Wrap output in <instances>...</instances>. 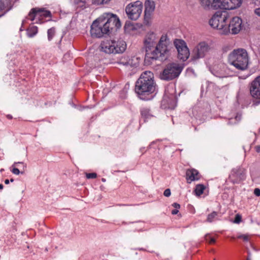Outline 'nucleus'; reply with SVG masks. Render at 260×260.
<instances>
[{
	"label": "nucleus",
	"instance_id": "nucleus-12",
	"mask_svg": "<svg viewBox=\"0 0 260 260\" xmlns=\"http://www.w3.org/2000/svg\"><path fill=\"white\" fill-rule=\"evenodd\" d=\"M210 50V46L205 42H200L193 51L192 59L193 60L204 57Z\"/></svg>",
	"mask_w": 260,
	"mask_h": 260
},
{
	"label": "nucleus",
	"instance_id": "nucleus-31",
	"mask_svg": "<svg viewBox=\"0 0 260 260\" xmlns=\"http://www.w3.org/2000/svg\"><path fill=\"white\" fill-rule=\"evenodd\" d=\"M205 239L210 244L214 243L215 242V240L213 238L210 237L208 234L205 235Z\"/></svg>",
	"mask_w": 260,
	"mask_h": 260
},
{
	"label": "nucleus",
	"instance_id": "nucleus-44",
	"mask_svg": "<svg viewBox=\"0 0 260 260\" xmlns=\"http://www.w3.org/2000/svg\"><path fill=\"white\" fill-rule=\"evenodd\" d=\"M79 2H81V3H84L85 2V1H83V0H76V1H75V3H76V4H79Z\"/></svg>",
	"mask_w": 260,
	"mask_h": 260
},
{
	"label": "nucleus",
	"instance_id": "nucleus-49",
	"mask_svg": "<svg viewBox=\"0 0 260 260\" xmlns=\"http://www.w3.org/2000/svg\"><path fill=\"white\" fill-rule=\"evenodd\" d=\"M14 180L12 178L10 180V182H14Z\"/></svg>",
	"mask_w": 260,
	"mask_h": 260
},
{
	"label": "nucleus",
	"instance_id": "nucleus-9",
	"mask_svg": "<svg viewBox=\"0 0 260 260\" xmlns=\"http://www.w3.org/2000/svg\"><path fill=\"white\" fill-rule=\"evenodd\" d=\"M108 32L105 29L104 21L101 18L94 20L90 27V34L92 37L101 38Z\"/></svg>",
	"mask_w": 260,
	"mask_h": 260
},
{
	"label": "nucleus",
	"instance_id": "nucleus-28",
	"mask_svg": "<svg viewBox=\"0 0 260 260\" xmlns=\"http://www.w3.org/2000/svg\"><path fill=\"white\" fill-rule=\"evenodd\" d=\"M56 34V29L54 27H52L47 31V38L49 41H51Z\"/></svg>",
	"mask_w": 260,
	"mask_h": 260
},
{
	"label": "nucleus",
	"instance_id": "nucleus-26",
	"mask_svg": "<svg viewBox=\"0 0 260 260\" xmlns=\"http://www.w3.org/2000/svg\"><path fill=\"white\" fill-rule=\"evenodd\" d=\"M214 0H201V3L205 9L212 8V3Z\"/></svg>",
	"mask_w": 260,
	"mask_h": 260
},
{
	"label": "nucleus",
	"instance_id": "nucleus-4",
	"mask_svg": "<svg viewBox=\"0 0 260 260\" xmlns=\"http://www.w3.org/2000/svg\"><path fill=\"white\" fill-rule=\"evenodd\" d=\"M101 50L107 54L122 53L126 49V44L122 40L104 41L101 44Z\"/></svg>",
	"mask_w": 260,
	"mask_h": 260
},
{
	"label": "nucleus",
	"instance_id": "nucleus-22",
	"mask_svg": "<svg viewBox=\"0 0 260 260\" xmlns=\"http://www.w3.org/2000/svg\"><path fill=\"white\" fill-rule=\"evenodd\" d=\"M223 0H214L212 3V8L214 9H221L226 10L224 4L222 2Z\"/></svg>",
	"mask_w": 260,
	"mask_h": 260
},
{
	"label": "nucleus",
	"instance_id": "nucleus-3",
	"mask_svg": "<svg viewBox=\"0 0 260 260\" xmlns=\"http://www.w3.org/2000/svg\"><path fill=\"white\" fill-rule=\"evenodd\" d=\"M229 63L239 70L244 71L248 67V56L246 50L234 49L228 56Z\"/></svg>",
	"mask_w": 260,
	"mask_h": 260
},
{
	"label": "nucleus",
	"instance_id": "nucleus-10",
	"mask_svg": "<svg viewBox=\"0 0 260 260\" xmlns=\"http://www.w3.org/2000/svg\"><path fill=\"white\" fill-rule=\"evenodd\" d=\"M174 45L178 51V58L183 61L187 60L190 53L186 43L182 40L175 39Z\"/></svg>",
	"mask_w": 260,
	"mask_h": 260
},
{
	"label": "nucleus",
	"instance_id": "nucleus-43",
	"mask_svg": "<svg viewBox=\"0 0 260 260\" xmlns=\"http://www.w3.org/2000/svg\"><path fill=\"white\" fill-rule=\"evenodd\" d=\"M255 150L257 152H260V146H256L255 147Z\"/></svg>",
	"mask_w": 260,
	"mask_h": 260
},
{
	"label": "nucleus",
	"instance_id": "nucleus-7",
	"mask_svg": "<svg viewBox=\"0 0 260 260\" xmlns=\"http://www.w3.org/2000/svg\"><path fill=\"white\" fill-rule=\"evenodd\" d=\"M143 9V3L140 1L131 3L125 8L128 18L132 20H137L140 16Z\"/></svg>",
	"mask_w": 260,
	"mask_h": 260
},
{
	"label": "nucleus",
	"instance_id": "nucleus-13",
	"mask_svg": "<svg viewBox=\"0 0 260 260\" xmlns=\"http://www.w3.org/2000/svg\"><path fill=\"white\" fill-rule=\"evenodd\" d=\"M250 92L252 97L258 99L254 104L256 106L258 105L260 103V76L256 77L251 82Z\"/></svg>",
	"mask_w": 260,
	"mask_h": 260
},
{
	"label": "nucleus",
	"instance_id": "nucleus-35",
	"mask_svg": "<svg viewBox=\"0 0 260 260\" xmlns=\"http://www.w3.org/2000/svg\"><path fill=\"white\" fill-rule=\"evenodd\" d=\"M12 172L15 175H19L20 173V172L19 170V169L16 168H13V170H12ZM21 173L23 174V172H21Z\"/></svg>",
	"mask_w": 260,
	"mask_h": 260
},
{
	"label": "nucleus",
	"instance_id": "nucleus-45",
	"mask_svg": "<svg viewBox=\"0 0 260 260\" xmlns=\"http://www.w3.org/2000/svg\"><path fill=\"white\" fill-rule=\"evenodd\" d=\"M9 183H10V180H8V179H6V180H5V183L6 184H9Z\"/></svg>",
	"mask_w": 260,
	"mask_h": 260
},
{
	"label": "nucleus",
	"instance_id": "nucleus-40",
	"mask_svg": "<svg viewBox=\"0 0 260 260\" xmlns=\"http://www.w3.org/2000/svg\"><path fill=\"white\" fill-rule=\"evenodd\" d=\"M18 164H22L23 166V168H25L26 167V165L25 164H24V163L22 162H19V161L14 162V164H13V166H15V165H18Z\"/></svg>",
	"mask_w": 260,
	"mask_h": 260
},
{
	"label": "nucleus",
	"instance_id": "nucleus-23",
	"mask_svg": "<svg viewBox=\"0 0 260 260\" xmlns=\"http://www.w3.org/2000/svg\"><path fill=\"white\" fill-rule=\"evenodd\" d=\"M38 31V27L36 26H30L27 30V35L29 38H32L34 37Z\"/></svg>",
	"mask_w": 260,
	"mask_h": 260
},
{
	"label": "nucleus",
	"instance_id": "nucleus-39",
	"mask_svg": "<svg viewBox=\"0 0 260 260\" xmlns=\"http://www.w3.org/2000/svg\"><path fill=\"white\" fill-rule=\"evenodd\" d=\"M173 207H174L176 209H179L180 208V206L179 204L177 203H174L172 204Z\"/></svg>",
	"mask_w": 260,
	"mask_h": 260
},
{
	"label": "nucleus",
	"instance_id": "nucleus-1",
	"mask_svg": "<svg viewBox=\"0 0 260 260\" xmlns=\"http://www.w3.org/2000/svg\"><path fill=\"white\" fill-rule=\"evenodd\" d=\"M156 40V35L153 32H149L146 35L144 40L146 61H164L170 56L172 46L167 36L162 35L157 43Z\"/></svg>",
	"mask_w": 260,
	"mask_h": 260
},
{
	"label": "nucleus",
	"instance_id": "nucleus-29",
	"mask_svg": "<svg viewBox=\"0 0 260 260\" xmlns=\"http://www.w3.org/2000/svg\"><path fill=\"white\" fill-rule=\"evenodd\" d=\"M217 215V212L215 211L212 212L211 214L208 215L207 221L209 222H212L214 221Z\"/></svg>",
	"mask_w": 260,
	"mask_h": 260
},
{
	"label": "nucleus",
	"instance_id": "nucleus-11",
	"mask_svg": "<svg viewBox=\"0 0 260 260\" xmlns=\"http://www.w3.org/2000/svg\"><path fill=\"white\" fill-rule=\"evenodd\" d=\"M242 19L239 17H235L230 21V23L226 25L224 30L222 31V34L227 35L229 33L237 34L242 28Z\"/></svg>",
	"mask_w": 260,
	"mask_h": 260
},
{
	"label": "nucleus",
	"instance_id": "nucleus-46",
	"mask_svg": "<svg viewBox=\"0 0 260 260\" xmlns=\"http://www.w3.org/2000/svg\"><path fill=\"white\" fill-rule=\"evenodd\" d=\"M7 118H9V119H12V116L11 115H8L7 116Z\"/></svg>",
	"mask_w": 260,
	"mask_h": 260
},
{
	"label": "nucleus",
	"instance_id": "nucleus-48",
	"mask_svg": "<svg viewBox=\"0 0 260 260\" xmlns=\"http://www.w3.org/2000/svg\"><path fill=\"white\" fill-rule=\"evenodd\" d=\"M4 188V186L2 184H0V189H2Z\"/></svg>",
	"mask_w": 260,
	"mask_h": 260
},
{
	"label": "nucleus",
	"instance_id": "nucleus-25",
	"mask_svg": "<svg viewBox=\"0 0 260 260\" xmlns=\"http://www.w3.org/2000/svg\"><path fill=\"white\" fill-rule=\"evenodd\" d=\"M39 13V17L44 16L45 17H51V13L50 11L45 10L44 8H38Z\"/></svg>",
	"mask_w": 260,
	"mask_h": 260
},
{
	"label": "nucleus",
	"instance_id": "nucleus-50",
	"mask_svg": "<svg viewBox=\"0 0 260 260\" xmlns=\"http://www.w3.org/2000/svg\"><path fill=\"white\" fill-rule=\"evenodd\" d=\"M102 181L103 182H105V181H106V179H105V178H102Z\"/></svg>",
	"mask_w": 260,
	"mask_h": 260
},
{
	"label": "nucleus",
	"instance_id": "nucleus-32",
	"mask_svg": "<svg viewBox=\"0 0 260 260\" xmlns=\"http://www.w3.org/2000/svg\"><path fill=\"white\" fill-rule=\"evenodd\" d=\"M241 220H242L241 216L240 214H237L235 216V219L234 220V223H239L241 221Z\"/></svg>",
	"mask_w": 260,
	"mask_h": 260
},
{
	"label": "nucleus",
	"instance_id": "nucleus-42",
	"mask_svg": "<svg viewBox=\"0 0 260 260\" xmlns=\"http://www.w3.org/2000/svg\"><path fill=\"white\" fill-rule=\"evenodd\" d=\"M179 212V211L178 209H174L171 212V213L173 214V215H176Z\"/></svg>",
	"mask_w": 260,
	"mask_h": 260
},
{
	"label": "nucleus",
	"instance_id": "nucleus-24",
	"mask_svg": "<svg viewBox=\"0 0 260 260\" xmlns=\"http://www.w3.org/2000/svg\"><path fill=\"white\" fill-rule=\"evenodd\" d=\"M39 15L38 8H32L29 12L27 18L30 19L31 21H34L36 17H39Z\"/></svg>",
	"mask_w": 260,
	"mask_h": 260
},
{
	"label": "nucleus",
	"instance_id": "nucleus-15",
	"mask_svg": "<svg viewBox=\"0 0 260 260\" xmlns=\"http://www.w3.org/2000/svg\"><path fill=\"white\" fill-rule=\"evenodd\" d=\"M12 8L11 0H0V17L5 15Z\"/></svg>",
	"mask_w": 260,
	"mask_h": 260
},
{
	"label": "nucleus",
	"instance_id": "nucleus-33",
	"mask_svg": "<svg viewBox=\"0 0 260 260\" xmlns=\"http://www.w3.org/2000/svg\"><path fill=\"white\" fill-rule=\"evenodd\" d=\"M86 177L87 179H94L97 177V174L95 173H86Z\"/></svg>",
	"mask_w": 260,
	"mask_h": 260
},
{
	"label": "nucleus",
	"instance_id": "nucleus-30",
	"mask_svg": "<svg viewBox=\"0 0 260 260\" xmlns=\"http://www.w3.org/2000/svg\"><path fill=\"white\" fill-rule=\"evenodd\" d=\"M111 0H92V3L95 5H104L108 4Z\"/></svg>",
	"mask_w": 260,
	"mask_h": 260
},
{
	"label": "nucleus",
	"instance_id": "nucleus-51",
	"mask_svg": "<svg viewBox=\"0 0 260 260\" xmlns=\"http://www.w3.org/2000/svg\"><path fill=\"white\" fill-rule=\"evenodd\" d=\"M246 260H251V258L248 256L247 257Z\"/></svg>",
	"mask_w": 260,
	"mask_h": 260
},
{
	"label": "nucleus",
	"instance_id": "nucleus-14",
	"mask_svg": "<svg viewBox=\"0 0 260 260\" xmlns=\"http://www.w3.org/2000/svg\"><path fill=\"white\" fill-rule=\"evenodd\" d=\"M245 178V172L243 169L236 168L232 170L229 176V179L233 183H238L244 180Z\"/></svg>",
	"mask_w": 260,
	"mask_h": 260
},
{
	"label": "nucleus",
	"instance_id": "nucleus-5",
	"mask_svg": "<svg viewBox=\"0 0 260 260\" xmlns=\"http://www.w3.org/2000/svg\"><path fill=\"white\" fill-rule=\"evenodd\" d=\"M229 15L226 11L216 12L211 17L209 21L210 25L219 30V33L222 34V31L224 30L227 25V20Z\"/></svg>",
	"mask_w": 260,
	"mask_h": 260
},
{
	"label": "nucleus",
	"instance_id": "nucleus-21",
	"mask_svg": "<svg viewBox=\"0 0 260 260\" xmlns=\"http://www.w3.org/2000/svg\"><path fill=\"white\" fill-rule=\"evenodd\" d=\"M141 116L144 119V121L150 118L153 115L150 112V109L148 108H143L141 110Z\"/></svg>",
	"mask_w": 260,
	"mask_h": 260
},
{
	"label": "nucleus",
	"instance_id": "nucleus-20",
	"mask_svg": "<svg viewBox=\"0 0 260 260\" xmlns=\"http://www.w3.org/2000/svg\"><path fill=\"white\" fill-rule=\"evenodd\" d=\"M117 62L118 64L125 67L132 66L133 63L132 60L128 56L121 57Z\"/></svg>",
	"mask_w": 260,
	"mask_h": 260
},
{
	"label": "nucleus",
	"instance_id": "nucleus-38",
	"mask_svg": "<svg viewBox=\"0 0 260 260\" xmlns=\"http://www.w3.org/2000/svg\"><path fill=\"white\" fill-rule=\"evenodd\" d=\"M254 193L257 197L260 196V189L258 188H255L254 190Z\"/></svg>",
	"mask_w": 260,
	"mask_h": 260
},
{
	"label": "nucleus",
	"instance_id": "nucleus-19",
	"mask_svg": "<svg viewBox=\"0 0 260 260\" xmlns=\"http://www.w3.org/2000/svg\"><path fill=\"white\" fill-rule=\"evenodd\" d=\"M162 103L164 104L167 103L168 108L169 109H173L176 106V100L174 95H172L170 96H165L164 97Z\"/></svg>",
	"mask_w": 260,
	"mask_h": 260
},
{
	"label": "nucleus",
	"instance_id": "nucleus-6",
	"mask_svg": "<svg viewBox=\"0 0 260 260\" xmlns=\"http://www.w3.org/2000/svg\"><path fill=\"white\" fill-rule=\"evenodd\" d=\"M183 70V67L177 63L167 64L160 74L161 80L169 81L178 77Z\"/></svg>",
	"mask_w": 260,
	"mask_h": 260
},
{
	"label": "nucleus",
	"instance_id": "nucleus-37",
	"mask_svg": "<svg viewBox=\"0 0 260 260\" xmlns=\"http://www.w3.org/2000/svg\"><path fill=\"white\" fill-rule=\"evenodd\" d=\"M238 238H242L245 241H248V237L247 235H241L238 236Z\"/></svg>",
	"mask_w": 260,
	"mask_h": 260
},
{
	"label": "nucleus",
	"instance_id": "nucleus-27",
	"mask_svg": "<svg viewBox=\"0 0 260 260\" xmlns=\"http://www.w3.org/2000/svg\"><path fill=\"white\" fill-rule=\"evenodd\" d=\"M205 189V186L203 184H198L195 188V192L197 196H201L204 192Z\"/></svg>",
	"mask_w": 260,
	"mask_h": 260
},
{
	"label": "nucleus",
	"instance_id": "nucleus-36",
	"mask_svg": "<svg viewBox=\"0 0 260 260\" xmlns=\"http://www.w3.org/2000/svg\"><path fill=\"white\" fill-rule=\"evenodd\" d=\"M241 119V117L240 116H236L235 118V119H231L229 122V123H236V122H233L232 121L233 120H237V121H239Z\"/></svg>",
	"mask_w": 260,
	"mask_h": 260
},
{
	"label": "nucleus",
	"instance_id": "nucleus-16",
	"mask_svg": "<svg viewBox=\"0 0 260 260\" xmlns=\"http://www.w3.org/2000/svg\"><path fill=\"white\" fill-rule=\"evenodd\" d=\"M186 176L188 183H190L191 182L195 180H198L200 178L199 172L194 169L187 170L186 172Z\"/></svg>",
	"mask_w": 260,
	"mask_h": 260
},
{
	"label": "nucleus",
	"instance_id": "nucleus-2",
	"mask_svg": "<svg viewBox=\"0 0 260 260\" xmlns=\"http://www.w3.org/2000/svg\"><path fill=\"white\" fill-rule=\"evenodd\" d=\"M156 87L153 73L146 71L142 73L136 81L135 92L140 99L148 101L153 97L152 94L155 91Z\"/></svg>",
	"mask_w": 260,
	"mask_h": 260
},
{
	"label": "nucleus",
	"instance_id": "nucleus-52",
	"mask_svg": "<svg viewBox=\"0 0 260 260\" xmlns=\"http://www.w3.org/2000/svg\"><path fill=\"white\" fill-rule=\"evenodd\" d=\"M4 171V169H2L1 170V171H1V172H2V171Z\"/></svg>",
	"mask_w": 260,
	"mask_h": 260
},
{
	"label": "nucleus",
	"instance_id": "nucleus-17",
	"mask_svg": "<svg viewBox=\"0 0 260 260\" xmlns=\"http://www.w3.org/2000/svg\"><path fill=\"white\" fill-rule=\"evenodd\" d=\"M155 9V4L154 2L147 0L145 3L144 17L145 19H149L152 13Z\"/></svg>",
	"mask_w": 260,
	"mask_h": 260
},
{
	"label": "nucleus",
	"instance_id": "nucleus-18",
	"mask_svg": "<svg viewBox=\"0 0 260 260\" xmlns=\"http://www.w3.org/2000/svg\"><path fill=\"white\" fill-rule=\"evenodd\" d=\"M226 10H233L239 7L242 3V0H223Z\"/></svg>",
	"mask_w": 260,
	"mask_h": 260
},
{
	"label": "nucleus",
	"instance_id": "nucleus-34",
	"mask_svg": "<svg viewBox=\"0 0 260 260\" xmlns=\"http://www.w3.org/2000/svg\"><path fill=\"white\" fill-rule=\"evenodd\" d=\"M171 193V190L169 188L166 189L164 192V195L167 197H170Z\"/></svg>",
	"mask_w": 260,
	"mask_h": 260
},
{
	"label": "nucleus",
	"instance_id": "nucleus-41",
	"mask_svg": "<svg viewBox=\"0 0 260 260\" xmlns=\"http://www.w3.org/2000/svg\"><path fill=\"white\" fill-rule=\"evenodd\" d=\"M254 12L257 15L260 16V7L255 9Z\"/></svg>",
	"mask_w": 260,
	"mask_h": 260
},
{
	"label": "nucleus",
	"instance_id": "nucleus-47",
	"mask_svg": "<svg viewBox=\"0 0 260 260\" xmlns=\"http://www.w3.org/2000/svg\"><path fill=\"white\" fill-rule=\"evenodd\" d=\"M137 249L139 250H143V251H145V249L144 248H138Z\"/></svg>",
	"mask_w": 260,
	"mask_h": 260
},
{
	"label": "nucleus",
	"instance_id": "nucleus-8",
	"mask_svg": "<svg viewBox=\"0 0 260 260\" xmlns=\"http://www.w3.org/2000/svg\"><path fill=\"white\" fill-rule=\"evenodd\" d=\"M104 18L102 19L104 21V26L108 32L110 29H113L114 28H119L121 27L120 20L116 15L107 13L104 14Z\"/></svg>",
	"mask_w": 260,
	"mask_h": 260
}]
</instances>
